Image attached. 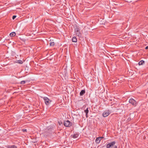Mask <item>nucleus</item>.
<instances>
[{
    "label": "nucleus",
    "instance_id": "obj_7",
    "mask_svg": "<svg viewBox=\"0 0 148 148\" xmlns=\"http://www.w3.org/2000/svg\"><path fill=\"white\" fill-rule=\"evenodd\" d=\"M78 136L79 134H74L73 135H71V136L73 138H77L78 137Z\"/></svg>",
    "mask_w": 148,
    "mask_h": 148
},
{
    "label": "nucleus",
    "instance_id": "obj_10",
    "mask_svg": "<svg viewBox=\"0 0 148 148\" xmlns=\"http://www.w3.org/2000/svg\"><path fill=\"white\" fill-rule=\"evenodd\" d=\"M7 148H17V147L14 145H8L7 146Z\"/></svg>",
    "mask_w": 148,
    "mask_h": 148
},
{
    "label": "nucleus",
    "instance_id": "obj_15",
    "mask_svg": "<svg viewBox=\"0 0 148 148\" xmlns=\"http://www.w3.org/2000/svg\"><path fill=\"white\" fill-rule=\"evenodd\" d=\"M16 63L20 64H22L23 63V61L21 60H17L16 61Z\"/></svg>",
    "mask_w": 148,
    "mask_h": 148
},
{
    "label": "nucleus",
    "instance_id": "obj_2",
    "mask_svg": "<svg viewBox=\"0 0 148 148\" xmlns=\"http://www.w3.org/2000/svg\"><path fill=\"white\" fill-rule=\"evenodd\" d=\"M75 31L76 35L79 37H81L82 34L79 28L77 27L75 29Z\"/></svg>",
    "mask_w": 148,
    "mask_h": 148
},
{
    "label": "nucleus",
    "instance_id": "obj_17",
    "mask_svg": "<svg viewBox=\"0 0 148 148\" xmlns=\"http://www.w3.org/2000/svg\"><path fill=\"white\" fill-rule=\"evenodd\" d=\"M25 81H22L21 82V84H25Z\"/></svg>",
    "mask_w": 148,
    "mask_h": 148
},
{
    "label": "nucleus",
    "instance_id": "obj_19",
    "mask_svg": "<svg viewBox=\"0 0 148 148\" xmlns=\"http://www.w3.org/2000/svg\"><path fill=\"white\" fill-rule=\"evenodd\" d=\"M22 131L23 132H27V130L26 129H23Z\"/></svg>",
    "mask_w": 148,
    "mask_h": 148
},
{
    "label": "nucleus",
    "instance_id": "obj_6",
    "mask_svg": "<svg viewBox=\"0 0 148 148\" xmlns=\"http://www.w3.org/2000/svg\"><path fill=\"white\" fill-rule=\"evenodd\" d=\"M115 142L113 141L110 143H109L106 145V148H110L114 145H115Z\"/></svg>",
    "mask_w": 148,
    "mask_h": 148
},
{
    "label": "nucleus",
    "instance_id": "obj_9",
    "mask_svg": "<svg viewBox=\"0 0 148 148\" xmlns=\"http://www.w3.org/2000/svg\"><path fill=\"white\" fill-rule=\"evenodd\" d=\"M85 93V90H82L80 92V96H83Z\"/></svg>",
    "mask_w": 148,
    "mask_h": 148
},
{
    "label": "nucleus",
    "instance_id": "obj_4",
    "mask_svg": "<svg viewBox=\"0 0 148 148\" xmlns=\"http://www.w3.org/2000/svg\"><path fill=\"white\" fill-rule=\"evenodd\" d=\"M129 102L134 106H136L137 105V102L135 100L132 98L130 99L129 100Z\"/></svg>",
    "mask_w": 148,
    "mask_h": 148
},
{
    "label": "nucleus",
    "instance_id": "obj_3",
    "mask_svg": "<svg viewBox=\"0 0 148 148\" xmlns=\"http://www.w3.org/2000/svg\"><path fill=\"white\" fill-rule=\"evenodd\" d=\"M64 125L66 127H70L72 126V123L69 120L65 121L64 122Z\"/></svg>",
    "mask_w": 148,
    "mask_h": 148
},
{
    "label": "nucleus",
    "instance_id": "obj_11",
    "mask_svg": "<svg viewBox=\"0 0 148 148\" xmlns=\"http://www.w3.org/2000/svg\"><path fill=\"white\" fill-rule=\"evenodd\" d=\"M101 140L100 139V138H99V137H98L96 138L95 140V142L96 143L98 144L100 143Z\"/></svg>",
    "mask_w": 148,
    "mask_h": 148
},
{
    "label": "nucleus",
    "instance_id": "obj_1",
    "mask_svg": "<svg viewBox=\"0 0 148 148\" xmlns=\"http://www.w3.org/2000/svg\"><path fill=\"white\" fill-rule=\"evenodd\" d=\"M42 98L44 101L45 104L47 106H48L50 104L51 102L52 101H51L50 100V99L47 97H42Z\"/></svg>",
    "mask_w": 148,
    "mask_h": 148
},
{
    "label": "nucleus",
    "instance_id": "obj_23",
    "mask_svg": "<svg viewBox=\"0 0 148 148\" xmlns=\"http://www.w3.org/2000/svg\"><path fill=\"white\" fill-rule=\"evenodd\" d=\"M62 124V123L59 122V124L60 125H61V124Z\"/></svg>",
    "mask_w": 148,
    "mask_h": 148
},
{
    "label": "nucleus",
    "instance_id": "obj_20",
    "mask_svg": "<svg viewBox=\"0 0 148 148\" xmlns=\"http://www.w3.org/2000/svg\"><path fill=\"white\" fill-rule=\"evenodd\" d=\"M99 138H100V139L101 140V139L103 138V137H99Z\"/></svg>",
    "mask_w": 148,
    "mask_h": 148
},
{
    "label": "nucleus",
    "instance_id": "obj_18",
    "mask_svg": "<svg viewBox=\"0 0 148 148\" xmlns=\"http://www.w3.org/2000/svg\"><path fill=\"white\" fill-rule=\"evenodd\" d=\"M16 15H14L12 16V19L13 20L14 19L16 18Z\"/></svg>",
    "mask_w": 148,
    "mask_h": 148
},
{
    "label": "nucleus",
    "instance_id": "obj_21",
    "mask_svg": "<svg viewBox=\"0 0 148 148\" xmlns=\"http://www.w3.org/2000/svg\"><path fill=\"white\" fill-rule=\"evenodd\" d=\"M113 148H117V146L116 145H114Z\"/></svg>",
    "mask_w": 148,
    "mask_h": 148
},
{
    "label": "nucleus",
    "instance_id": "obj_13",
    "mask_svg": "<svg viewBox=\"0 0 148 148\" xmlns=\"http://www.w3.org/2000/svg\"><path fill=\"white\" fill-rule=\"evenodd\" d=\"M77 39L75 36L73 37L72 39V41L73 42H77Z\"/></svg>",
    "mask_w": 148,
    "mask_h": 148
},
{
    "label": "nucleus",
    "instance_id": "obj_16",
    "mask_svg": "<svg viewBox=\"0 0 148 148\" xmlns=\"http://www.w3.org/2000/svg\"><path fill=\"white\" fill-rule=\"evenodd\" d=\"M144 63V61L143 60H140L138 63L139 65H142Z\"/></svg>",
    "mask_w": 148,
    "mask_h": 148
},
{
    "label": "nucleus",
    "instance_id": "obj_5",
    "mask_svg": "<svg viewBox=\"0 0 148 148\" xmlns=\"http://www.w3.org/2000/svg\"><path fill=\"white\" fill-rule=\"evenodd\" d=\"M110 113V111L109 110L105 111L103 113V116L104 117H106L109 115Z\"/></svg>",
    "mask_w": 148,
    "mask_h": 148
},
{
    "label": "nucleus",
    "instance_id": "obj_12",
    "mask_svg": "<svg viewBox=\"0 0 148 148\" xmlns=\"http://www.w3.org/2000/svg\"><path fill=\"white\" fill-rule=\"evenodd\" d=\"M88 108H87L86 110H84V112L86 113V118L88 117Z\"/></svg>",
    "mask_w": 148,
    "mask_h": 148
},
{
    "label": "nucleus",
    "instance_id": "obj_8",
    "mask_svg": "<svg viewBox=\"0 0 148 148\" xmlns=\"http://www.w3.org/2000/svg\"><path fill=\"white\" fill-rule=\"evenodd\" d=\"M49 42H50L49 44H50V46H53L54 45V42L53 41V40H49Z\"/></svg>",
    "mask_w": 148,
    "mask_h": 148
},
{
    "label": "nucleus",
    "instance_id": "obj_22",
    "mask_svg": "<svg viewBox=\"0 0 148 148\" xmlns=\"http://www.w3.org/2000/svg\"><path fill=\"white\" fill-rule=\"evenodd\" d=\"M145 49H148V46H147V47L145 48Z\"/></svg>",
    "mask_w": 148,
    "mask_h": 148
},
{
    "label": "nucleus",
    "instance_id": "obj_14",
    "mask_svg": "<svg viewBox=\"0 0 148 148\" xmlns=\"http://www.w3.org/2000/svg\"><path fill=\"white\" fill-rule=\"evenodd\" d=\"M16 35V33L15 32H12L10 33V37H13Z\"/></svg>",
    "mask_w": 148,
    "mask_h": 148
}]
</instances>
